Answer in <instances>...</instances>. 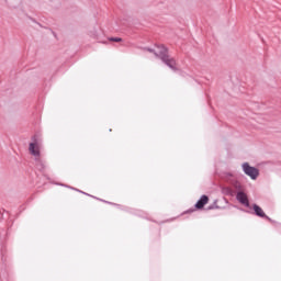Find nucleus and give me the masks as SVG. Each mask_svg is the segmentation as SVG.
<instances>
[{
	"label": "nucleus",
	"instance_id": "1",
	"mask_svg": "<svg viewBox=\"0 0 281 281\" xmlns=\"http://www.w3.org/2000/svg\"><path fill=\"white\" fill-rule=\"evenodd\" d=\"M168 49L165 46L160 47L159 56L162 60V63L167 64L170 69H177V61L173 58H170V56L167 55Z\"/></svg>",
	"mask_w": 281,
	"mask_h": 281
},
{
	"label": "nucleus",
	"instance_id": "2",
	"mask_svg": "<svg viewBox=\"0 0 281 281\" xmlns=\"http://www.w3.org/2000/svg\"><path fill=\"white\" fill-rule=\"evenodd\" d=\"M243 170L245 175L254 180L258 179V176L260 175V171L256 167L249 166L248 162L243 164Z\"/></svg>",
	"mask_w": 281,
	"mask_h": 281
},
{
	"label": "nucleus",
	"instance_id": "3",
	"mask_svg": "<svg viewBox=\"0 0 281 281\" xmlns=\"http://www.w3.org/2000/svg\"><path fill=\"white\" fill-rule=\"evenodd\" d=\"M29 153L33 155V157H41V145L35 143H30Z\"/></svg>",
	"mask_w": 281,
	"mask_h": 281
},
{
	"label": "nucleus",
	"instance_id": "4",
	"mask_svg": "<svg viewBox=\"0 0 281 281\" xmlns=\"http://www.w3.org/2000/svg\"><path fill=\"white\" fill-rule=\"evenodd\" d=\"M209 201H210V198H207V195H202L201 199L195 204V207L198 210H203V207H205V205H207Z\"/></svg>",
	"mask_w": 281,
	"mask_h": 281
},
{
	"label": "nucleus",
	"instance_id": "5",
	"mask_svg": "<svg viewBox=\"0 0 281 281\" xmlns=\"http://www.w3.org/2000/svg\"><path fill=\"white\" fill-rule=\"evenodd\" d=\"M252 210L255 211L257 216H260V218H269L267 214H265L262 207L258 206V204H254Z\"/></svg>",
	"mask_w": 281,
	"mask_h": 281
},
{
	"label": "nucleus",
	"instance_id": "6",
	"mask_svg": "<svg viewBox=\"0 0 281 281\" xmlns=\"http://www.w3.org/2000/svg\"><path fill=\"white\" fill-rule=\"evenodd\" d=\"M237 200L240 201L243 205H247V207H249V199H247V194L244 192L237 193Z\"/></svg>",
	"mask_w": 281,
	"mask_h": 281
},
{
	"label": "nucleus",
	"instance_id": "7",
	"mask_svg": "<svg viewBox=\"0 0 281 281\" xmlns=\"http://www.w3.org/2000/svg\"><path fill=\"white\" fill-rule=\"evenodd\" d=\"M110 41H112L113 43H122V38L120 37H111Z\"/></svg>",
	"mask_w": 281,
	"mask_h": 281
}]
</instances>
